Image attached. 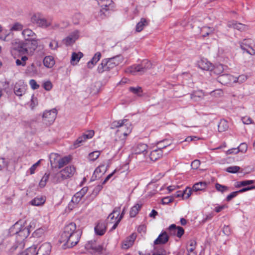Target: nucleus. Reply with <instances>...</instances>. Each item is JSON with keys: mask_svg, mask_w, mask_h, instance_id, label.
<instances>
[{"mask_svg": "<svg viewBox=\"0 0 255 255\" xmlns=\"http://www.w3.org/2000/svg\"><path fill=\"white\" fill-rule=\"evenodd\" d=\"M123 60V56L121 55H118L110 58L103 59L98 65L97 71L100 74L105 72H109L122 63Z\"/></svg>", "mask_w": 255, "mask_h": 255, "instance_id": "nucleus-1", "label": "nucleus"}, {"mask_svg": "<svg viewBox=\"0 0 255 255\" xmlns=\"http://www.w3.org/2000/svg\"><path fill=\"white\" fill-rule=\"evenodd\" d=\"M184 233V230L182 227L172 224L167 229V231L162 232L156 239H169L171 237L181 238Z\"/></svg>", "mask_w": 255, "mask_h": 255, "instance_id": "nucleus-2", "label": "nucleus"}, {"mask_svg": "<svg viewBox=\"0 0 255 255\" xmlns=\"http://www.w3.org/2000/svg\"><path fill=\"white\" fill-rule=\"evenodd\" d=\"M76 224L74 223H71L66 226L61 235L62 239H80L81 238L82 232L80 230H76Z\"/></svg>", "mask_w": 255, "mask_h": 255, "instance_id": "nucleus-3", "label": "nucleus"}, {"mask_svg": "<svg viewBox=\"0 0 255 255\" xmlns=\"http://www.w3.org/2000/svg\"><path fill=\"white\" fill-rule=\"evenodd\" d=\"M152 67L151 63L148 60L145 59L137 65H133L128 68L126 72L133 75L142 74Z\"/></svg>", "mask_w": 255, "mask_h": 255, "instance_id": "nucleus-4", "label": "nucleus"}, {"mask_svg": "<svg viewBox=\"0 0 255 255\" xmlns=\"http://www.w3.org/2000/svg\"><path fill=\"white\" fill-rule=\"evenodd\" d=\"M122 129H118L116 133L117 137L113 144V148L117 151H120L125 145L126 137L131 131V128H127L126 132H123Z\"/></svg>", "mask_w": 255, "mask_h": 255, "instance_id": "nucleus-5", "label": "nucleus"}, {"mask_svg": "<svg viewBox=\"0 0 255 255\" xmlns=\"http://www.w3.org/2000/svg\"><path fill=\"white\" fill-rule=\"evenodd\" d=\"M31 21L38 27L47 28L51 26V19H46L39 12L34 13L31 17Z\"/></svg>", "mask_w": 255, "mask_h": 255, "instance_id": "nucleus-6", "label": "nucleus"}, {"mask_svg": "<svg viewBox=\"0 0 255 255\" xmlns=\"http://www.w3.org/2000/svg\"><path fill=\"white\" fill-rule=\"evenodd\" d=\"M167 141V140H163L157 143L158 148L152 150L150 154V159L152 161H156L162 157L163 152L162 149L170 145L171 143H167L166 145H161L162 143Z\"/></svg>", "mask_w": 255, "mask_h": 255, "instance_id": "nucleus-7", "label": "nucleus"}, {"mask_svg": "<svg viewBox=\"0 0 255 255\" xmlns=\"http://www.w3.org/2000/svg\"><path fill=\"white\" fill-rule=\"evenodd\" d=\"M57 111L55 109L45 111L42 115V121L47 125H51L56 118Z\"/></svg>", "mask_w": 255, "mask_h": 255, "instance_id": "nucleus-8", "label": "nucleus"}, {"mask_svg": "<svg viewBox=\"0 0 255 255\" xmlns=\"http://www.w3.org/2000/svg\"><path fill=\"white\" fill-rule=\"evenodd\" d=\"M13 50L16 51L19 55H28V50L25 46L23 40H15L12 42Z\"/></svg>", "mask_w": 255, "mask_h": 255, "instance_id": "nucleus-9", "label": "nucleus"}, {"mask_svg": "<svg viewBox=\"0 0 255 255\" xmlns=\"http://www.w3.org/2000/svg\"><path fill=\"white\" fill-rule=\"evenodd\" d=\"M25 46L28 50V55H32L38 46L37 40L35 38H27L23 40Z\"/></svg>", "mask_w": 255, "mask_h": 255, "instance_id": "nucleus-10", "label": "nucleus"}, {"mask_svg": "<svg viewBox=\"0 0 255 255\" xmlns=\"http://www.w3.org/2000/svg\"><path fill=\"white\" fill-rule=\"evenodd\" d=\"M218 82L221 84L227 86H230L234 83V80H235V77L228 74L220 75L217 78Z\"/></svg>", "mask_w": 255, "mask_h": 255, "instance_id": "nucleus-11", "label": "nucleus"}, {"mask_svg": "<svg viewBox=\"0 0 255 255\" xmlns=\"http://www.w3.org/2000/svg\"><path fill=\"white\" fill-rule=\"evenodd\" d=\"M128 122L127 119H124L118 121H114L111 125V128H119L118 129H123V132H126L127 130V128L130 127V125L127 123Z\"/></svg>", "mask_w": 255, "mask_h": 255, "instance_id": "nucleus-12", "label": "nucleus"}, {"mask_svg": "<svg viewBox=\"0 0 255 255\" xmlns=\"http://www.w3.org/2000/svg\"><path fill=\"white\" fill-rule=\"evenodd\" d=\"M87 132V133H84L79 137L74 142L73 146L74 148L79 147L86 139L91 138L94 135V131L93 130H88Z\"/></svg>", "mask_w": 255, "mask_h": 255, "instance_id": "nucleus-13", "label": "nucleus"}, {"mask_svg": "<svg viewBox=\"0 0 255 255\" xmlns=\"http://www.w3.org/2000/svg\"><path fill=\"white\" fill-rule=\"evenodd\" d=\"M88 187H84L81 190L75 194L73 196L71 202L74 204H78L81 200L82 197L87 193Z\"/></svg>", "mask_w": 255, "mask_h": 255, "instance_id": "nucleus-14", "label": "nucleus"}, {"mask_svg": "<svg viewBox=\"0 0 255 255\" xmlns=\"http://www.w3.org/2000/svg\"><path fill=\"white\" fill-rule=\"evenodd\" d=\"M60 172L65 180L73 176L76 172V169L74 166L70 165L66 167L64 169L61 170Z\"/></svg>", "mask_w": 255, "mask_h": 255, "instance_id": "nucleus-15", "label": "nucleus"}, {"mask_svg": "<svg viewBox=\"0 0 255 255\" xmlns=\"http://www.w3.org/2000/svg\"><path fill=\"white\" fill-rule=\"evenodd\" d=\"M227 26L229 28L236 29L241 31H246L248 29V26L247 25L241 23H238L235 20L228 21Z\"/></svg>", "mask_w": 255, "mask_h": 255, "instance_id": "nucleus-16", "label": "nucleus"}, {"mask_svg": "<svg viewBox=\"0 0 255 255\" xmlns=\"http://www.w3.org/2000/svg\"><path fill=\"white\" fill-rule=\"evenodd\" d=\"M51 249V245L49 243H45L39 248L36 255H49Z\"/></svg>", "mask_w": 255, "mask_h": 255, "instance_id": "nucleus-17", "label": "nucleus"}, {"mask_svg": "<svg viewBox=\"0 0 255 255\" xmlns=\"http://www.w3.org/2000/svg\"><path fill=\"white\" fill-rule=\"evenodd\" d=\"M113 8H107V7H101L100 10L98 11L96 16L99 20L104 19L109 17L111 14V11Z\"/></svg>", "mask_w": 255, "mask_h": 255, "instance_id": "nucleus-18", "label": "nucleus"}, {"mask_svg": "<svg viewBox=\"0 0 255 255\" xmlns=\"http://www.w3.org/2000/svg\"><path fill=\"white\" fill-rule=\"evenodd\" d=\"M85 248L87 250H92L96 252H101L103 249L102 245H97L96 240H90L85 245Z\"/></svg>", "mask_w": 255, "mask_h": 255, "instance_id": "nucleus-19", "label": "nucleus"}, {"mask_svg": "<svg viewBox=\"0 0 255 255\" xmlns=\"http://www.w3.org/2000/svg\"><path fill=\"white\" fill-rule=\"evenodd\" d=\"M147 145L145 143H139L135 145L133 148V151L135 154H143L145 155L147 153Z\"/></svg>", "mask_w": 255, "mask_h": 255, "instance_id": "nucleus-20", "label": "nucleus"}, {"mask_svg": "<svg viewBox=\"0 0 255 255\" xmlns=\"http://www.w3.org/2000/svg\"><path fill=\"white\" fill-rule=\"evenodd\" d=\"M21 226V224L17 222L12 227H11L9 229L8 235V237H13L14 236H15V238H17Z\"/></svg>", "mask_w": 255, "mask_h": 255, "instance_id": "nucleus-21", "label": "nucleus"}, {"mask_svg": "<svg viewBox=\"0 0 255 255\" xmlns=\"http://www.w3.org/2000/svg\"><path fill=\"white\" fill-rule=\"evenodd\" d=\"M249 40L244 39V40L240 43V47L241 49L246 51L250 55H255V50H254L248 43Z\"/></svg>", "mask_w": 255, "mask_h": 255, "instance_id": "nucleus-22", "label": "nucleus"}, {"mask_svg": "<svg viewBox=\"0 0 255 255\" xmlns=\"http://www.w3.org/2000/svg\"><path fill=\"white\" fill-rule=\"evenodd\" d=\"M107 226L104 222H100L95 227V234L98 236L103 235L106 231Z\"/></svg>", "mask_w": 255, "mask_h": 255, "instance_id": "nucleus-23", "label": "nucleus"}, {"mask_svg": "<svg viewBox=\"0 0 255 255\" xmlns=\"http://www.w3.org/2000/svg\"><path fill=\"white\" fill-rule=\"evenodd\" d=\"M60 157V155L57 153H52L50 154L49 156V159L50 161L51 166L52 168H57Z\"/></svg>", "mask_w": 255, "mask_h": 255, "instance_id": "nucleus-24", "label": "nucleus"}, {"mask_svg": "<svg viewBox=\"0 0 255 255\" xmlns=\"http://www.w3.org/2000/svg\"><path fill=\"white\" fill-rule=\"evenodd\" d=\"M101 57V54L100 52L96 53L91 60L87 63V67L89 69H92L100 60Z\"/></svg>", "mask_w": 255, "mask_h": 255, "instance_id": "nucleus-25", "label": "nucleus"}, {"mask_svg": "<svg viewBox=\"0 0 255 255\" xmlns=\"http://www.w3.org/2000/svg\"><path fill=\"white\" fill-rule=\"evenodd\" d=\"M71 240H59L58 244L60 245L63 244L62 248L64 250H65L68 248H72L73 247L76 245L78 243V241L75 242H71Z\"/></svg>", "mask_w": 255, "mask_h": 255, "instance_id": "nucleus-26", "label": "nucleus"}, {"mask_svg": "<svg viewBox=\"0 0 255 255\" xmlns=\"http://www.w3.org/2000/svg\"><path fill=\"white\" fill-rule=\"evenodd\" d=\"M50 180L52 183L57 184L61 182L62 181L65 180L64 177L62 176L61 172L51 174Z\"/></svg>", "mask_w": 255, "mask_h": 255, "instance_id": "nucleus-27", "label": "nucleus"}, {"mask_svg": "<svg viewBox=\"0 0 255 255\" xmlns=\"http://www.w3.org/2000/svg\"><path fill=\"white\" fill-rule=\"evenodd\" d=\"M83 56V54L81 52H79L78 53L73 52L71 55L70 61L71 65H76Z\"/></svg>", "mask_w": 255, "mask_h": 255, "instance_id": "nucleus-28", "label": "nucleus"}, {"mask_svg": "<svg viewBox=\"0 0 255 255\" xmlns=\"http://www.w3.org/2000/svg\"><path fill=\"white\" fill-rule=\"evenodd\" d=\"M98 4L100 7L114 8L113 1L112 0H96Z\"/></svg>", "mask_w": 255, "mask_h": 255, "instance_id": "nucleus-29", "label": "nucleus"}, {"mask_svg": "<svg viewBox=\"0 0 255 255\" xmlns=\"http://www.w3.org/2000/svg\"><path fill=\"white\" fill-rule=\"evenodd\" d=\"M30 231L29 229L27 227H25L24 226L21 225L20 229L18 238H21V239H26L29 234Z\"/></svg>", "mask_w": 255, "mask_h": 255, "instance_id": "nucleus-30", "label": "nucleus"}, {"mask_svg": "<svg viewBox=\"0 0 255 255\" xmlns=\"http://www.w3.org/2000/svg\"><path fill=\"white\" fill-rule=\"evenodd\" d=\"M148 24V21L144 18H141L140 20L137 23L135 27L136 32L141 31L145 26Z\"/></svg>", "mask_w": 255, "mask_h": 255, "instance_id": "nucleus-31", "label": "nucleus"}, {"mask_svg": "<svg viewBox=\"0 0 255 255\" xmlns=\"http://www.w3.org/2000/svg\"><path fill=\"white\" fill-rule=\"evenodd\" d=\"M43 62L45 67L52 68L55 64V60L52 56H47L44 58Z\"/></svg>", "mask_w": 255, "mask_h": 255, "instance_id": "nucleus-32", "label": "nucleus"}, {"mask_svg": "<svg viewBox=\"0 0 255 255\" xmlns=\"http://www.w3.org/2000/svg\"><path fill=\"white\" fill-rule=\"evenodd\" d=\"M142 207V204H136L134 206H133L129 211V216L131 218H133L136 216V215L138 214L139 210H140Z\"/></svg>", "mask_w": 255, "mask_h": 255, "instance_id": "nucleus-33", "label": "nucleus"}, {"mask_svg": "<svg viewBox=\"0 0 255 255\" xmlns=\"http://www.w3.org/2000/svg\"><path fill=\"white\" fill-rule=\"evenodd\" d=\"M14 93L18 96H21L25 93V89L24 86H20L19 85L16 84L14 87Z\"/></svg>", "mask_w": 255, "mask_h": 255, "instance_id": "nucleus-34", "label": "nucleus"}, {"mask_svg": "<svg viewBox=\"0 0 255 255\" xmlns=\"http://www.w3.org/2000/svg\"><path fill=\"white\" fill-rule=\"evenodd\" d=\"M207 185V183L203 181L196 183L193 186V190L194 191L203 190L206 188Z\"/></svg>", "mask_w": 255, "mask_h": 255, "instance_id": "nucleus-35", "label": "nucleus"}, {"mask_svg": "<svg viewBox=\"0 0 255 255\" xmlns=\"http://www.w3.org/2000/svg\"><path fill=\"white\" fill-rule=\"evenodd\" d=\"M25 72L30 76H32L36 74L37 71L35 65L33 63H32L30 65L28 66L25 70Z\"/></svg>", "mask_w": 255, "mask_h": 255, "instance_id": "nucleus-36", "label": "nucleus"}, {"mask_svg": "<svg viewBox=\"0 0 255 255\" xmlns=\"http://www.w3.org/2000/svg\"><path fill=\"white\" fill-rule=\"evenodd\" d=\"M106 169L104 165H100L95 169L92 178H94V177L97 178L98 176H99V177H101V175H100L99 174L102 173L101 175L104 174L106 172Z\"/></svg>", "mask_w": 255, "mask_h": 255, "instance_id": "nucleus-37", "label": "nucleus"}, {"mask_svg": "<svg viewBox=\"0 0 255 255\" xmlns=\"http://www.w3.org/2000/svg\"><path fill=\"white\" fill-rule=\"evenodd\" d=\"M229 128L227 121L221 120L218 124V131L220 132L226 131Z\"/></svg>", "mask_w": 255, "mask_h": 255, "instance_id": "nucleus-38", "label": "nucleus"}, {"mask_svg": "<svg viewBox=\"0 0 255 255\" xmlns=\"http://www.w3.org/2000/svg\"><path fill=\"white\" fill-rule=\"evenodd\" d=\"M36 247L32 246L28 248L24 251L19 253L18 255H34L36 253Z\"/></svg>", "mask_w": 255, "mask_h": 255, "instance_id": "nucleus-39", "label": "nucleus"}, {"mask_svg": "<svg viewBox=\"0 0 255 255\" xmlns=\"http://www.w3.org/2000/svg\"><path fill=\"white\" fill-rule=\"evenodd\" d=\"M224 71V68L222 64L218 65L216 66L215 67L212 68L211 70V75H213V74L215 75H221V74Z\"/></svg>", "mask_w": 255, "mask_h": 255, "instance_id": "nucleus-40", "label": "nucleus"}, {"mask_svg": "<svg viewBox=\"0 0 255 255\" xmlns=\"http://www.w3.org/2000/svg\"><path fill=\"white\" fill-rule=\"evenodd\" d=\"M45 202V198L43 197H36L31 201V205L33 206H40Z\"/></svg>", "mask_w": 255, "mask_h": 255, "instance_id": "nucleus-41", "label": "nucleus"}, {"mask_svg": "<svg viewBox=\"0 0 255 255\" xmlns=\"http://www.w3.org/2000/svg\"><path fill=\"white\" fill-rule=\"evenodd\" d=\"M71 158L68 156H65L63 158L60 157L57 168H61L70 162Z\"/></svg>", "mask_w": 255, "mask_h": 255, "instance_id": "nucleus-42", "label": "nucleus"}, {"mask_svg": "<svg viewBox=\"0 0 255 255\" xmlns=\"http://www.w3.org/2000/svg\"><path fill=\"white\" fill-rule=\"evenodd\" d=\"M254 183L255 181L252 180L238 181L236 183L235 187L240 188L241 187H244L249 185H251L252 184H254Z\"/></svg>", "mask_w": 255, "mask_h": 255, "instance_id": "nucleus-43", "label": "nucleus"}, {"mask_svg": "<svg viewBox=\"0 0 255 255\" xmlns=\"http://www.w3.org/2000/svg\"><path fill=\"white\" fill-rule=\"evenodd\" d=\"M214 30V28L211 27H204L202 28L201 32L202 36L204 37L213 33Z\"/></svg>", "mask_w": 255, "mask_h": 255, "instance_id": "nucleus-44", "label": "nucleus"}, {"mask_svg": "<svg viewBox=\"0 0 255 255\" xmlns=\"http://www.w3.org/2000/svg\"><path fill=\"white\" fill-rule=\"evenodd\" d=\"M22 34L24 37L25 39L27 38H32L33 36H36L35 33L28 28L23 30Z\"/></svg>", "mask_w": 255, "mask_h": 255, "instance_id": "nucleus-45", "label": "nucleus"}, {"mask_svg": "<svg viewBox=\"0 0 255 255\" xmlns=\"http://www.w3.org/2000/svg\"><path fill=\"white\" fill-rule=\"evenodd\" d=\"M25 243L24 240L17 241L15 242V244L10 248V251L11 252L14 251L17 249H19L20 250L23 249L24 247Z\"/></svg>", "mask_w": 255, "mask_h": 255, "instance_id": "nucleus-46", "label": "nucleus"}, {"mask_svg": "<svg viewBox=\"0 0 255 255\" xmlns=\"http://www.w3.org/2000/svg\"><path fill=\"white\" fill-rule=\"evenodd\" d=\"M134 240H123L121 244V248L123 250H127L133 245Z\"/></svg>", "mask_w": 255, "mask_h": 255, "instance_id": "nucleus-47", "label": "nucleus"}, {"mask_svg": "<svg viewBox=\"0 0 255 255\" xmlns=\"http://www.w3.org/2000/svg\"><path fill=\"white\" fill-rule=\"evenodd\" d=\"M103 189V186L102 185H98L97 186L95 187L93 189V191L91 194L90 195V197L92 200L95 199V198L98 195L99 192Z\"/></svg>", "mask_w": 255, "mask_h": 255, "instance_id": "nucleus-48", "label": "nucleus"}, {"mask_svg": "<svg viewBox=\"0 0 255 255\" xmlns=\"http://www.w3.org/2000/svg\"><path fill=\"white\" fill-rule=\"evenodd\" d=\"M200 68L204 70H211L213 68L212 64L208 62L202 61L199 64Z\"/></svg>", "mask_w": 255, "mask_h": 255, "instance_id": "nucleus-49", "label": "nucleus"}, {"mask_svg": "<svg viewBox=\"0 0 255 255\" xmlns=\"http://www.w3.org/2000/svg\"><path fill=\"white\" fill-rule=\"evenodd\" d=\"M129 91L130 92H132L133 94L137 95L138 96H142V90L141 87H130L129 88Z\"/></svg>", "mask_w": 255, "mask_h": 255, "instance_id": "nucleus-50", "label": "nucleus"}, {"mask_svg": "<svg viewBox=\"0 0 255 255\" xmlns=\"http://www.w3.org/2000/svg\"><path fill=\"white\" fill-rule=\"evenodd\" d=\"M100 152L96 150L89 154L88 158L91 161L96 160L100 156Z\"/></svg>", "mask_w": 255, "mask_h": 255, "instance_id": "nucleus-51", "label": "nucleus"}, {"mask_svg": "<svg viewBox=\"0 0 255 255\" xmlns=\"http://www.w3.org/2000/svg\"><path fill=\"white\" fill-rule=\"evenodd\" d=\"M215 188L218 191L222 193L229 190V187L228 186L222 185L218 183H216Z\"/></svg>", "mask_w": 255, "mask_h": 255, "instance_id": "nucleus-52", "label": "nucleus"}, {"mask_svg": "<svg viewBox=\"0 0 255 255\" xmlns=\"http://www.w3.org/2000/svg\"><path fill=\"white\" fill-rule=\"evenodd\" d=\"M196 245V240H190L188 243L187 250L188 252H193Z\"/></svg>", "mask_w": 255, "mask_h": 255, "instance_id": "nucleus-53", "label": "nucleus"}, {"mask_svg": "<svg viewBox=\"0 0 255 255\" xmlns=\"http://www.w3.org/2000/svg\"><path fill=\"white\" fill-rule=\"evenodd\" d=\"M28 59L26 55L22 56L21 59H17L16 60V64L17 66H24L26 65V61Z\"/></svg>", "mask_w": 255, "mask_h": 255, "instance_id": "nucleus-54", "label": "nucleus"}, {"mask_svg": "<svg viewBox=\"0 0 255 255\" xmlns=\"http://www.w3.org/2000/svg\"><path fill=\"white\" fill-rule=\"evenodd\" d=\"M248 145L246 143H242L237 148L236 153L241 151L242 152H245L247 150Z\"/></svg>", "mask_w": 255, "mask_h": 255, "instance_id": "nucleus-55", "label": "nucleus"}, {"mask_svg": "<svg viewBox=\"0 0 255 255\" xmlns=\"http://www.w3.org/2000/svg\"><path fill=\"white\" fill-rule=\"evenodd\" d=\"M44 233V230L42 228L37 229L32 234V237L38 238H40Z\"/></svg>", "mask_w": 255, "mask_h": 255, "instance_id": "nucleus-56", "label": "nucleus"}, {"mask_svg": "<svg viewBox=\"0 0 255 255\" xmlns=\"http://www.w3.org/2000/svg\"><path fill=\"white\" fill-rule=\"evenodd\" d=\"M240 169L241 168L238 166H230L226 169V171L231 173H236L238 172Z\"/></svg>", "mask_w": 255, "mask_h": 255, "instance_id": "nucleus-57", "label": "nucleus"}, {"mask_svg": "<svg viewBox=\"0 0 255 255\" xmlns=\"http://www.w3.org/2000/svg\"><path fill=\"white\" fill-rule=\"evenodd\" d=\"M235 80H234V83H242L245 82L247 79V77L244 75H240L238 77H235Z\"/></svg>", "mask_w": 255, "mask_h": 255, "instance_id": "nucleus-58", "label": "nucleus"}, {"mask_svg": "<svg viewBox=\"0 0 255 255\" xmlns=\"http://www.w3.org/2000/svg\"><path fill=\"white\" fill-rule=\"evenodd\" d=\"M154 250L156 251L152 255H165V250L161 247L158 249L157 247H154Z\"/></svg>", "mask_w": 255, "mask_h": 255, "instance_id": "nucleus-59", "label": "nucleus"}, {"mask_svg": "<svg viewBox=\"0 0 255 255\" xmlns=\"http://www.w3.org/2000/svg\"><path fill=\"white\" fill-rule=\"evenodd\" d=\"M22 28L23 25L20 23L16 22L13 25V26L11 28V30L14 31L21 30Z\"/></svg>", "mask_w": 255, "mask_h": 255, "instance_id": "nucleus-60", "label": "nucleus"}, {"mask_svg": "<svg viewBox=\"0 0 255 255\" xmlns=\"http://www.w3.org/2000/svg\"><path fill=\"white\" fill-rule=\"evenodd\" d=\"M146 227L144 225H141L139 226L137 228V232L138 234H140L142 236V234H145L146 233Z\"/></svg>", "mask_w": 255, "mask_h": 255, "instance_id": "nucleus-61", "label": "nucleus"}, {"mask_svg": "<svg viewBox=\"0 0 255 255\" xmlns=\"http://www.w3.org/2000/svg\"><path fill=\"white\" fill-rule=\"evenodd\" d=\"M43 87L46 91H50L52 88V84L49 81H46L43 84Z\"/></svg>", "mask_w": 255, "mask_h": 255, "instance_id": "nucleus-62", "label": "nucleus"}, {"mask_svg": "<svg viewBox=\"0 0 255 255\" xmlns=\"http://www.w3.org/2000/svg\"><path fill=\"white\" fill-rule=\"evenodd\" d=\"M29 84L31 88L33 90H36L39 88V85L37 83L36 81L34 79H31L29 81Z\"/></svg>", "mask_w": 255, "mask_h": 255, "instance_id": "nucleus-63", "label": "nucleus"}, {"mask_svg": "<svg viewBox=\"0 0 255 255\" xmlns=\"http://www.w3.org/2000/svg\"><path fill=\"white\" fill-rule=\"evenodd\" d=\"M200 165V161L199 160L196 159L192 162L191 166L193 169H197L198 168Z\"/></svg>", "mask_w": 255, "mask_h": 255, "instance_id": "nucleus-64", "label": "nucleus"}]
</instances>
